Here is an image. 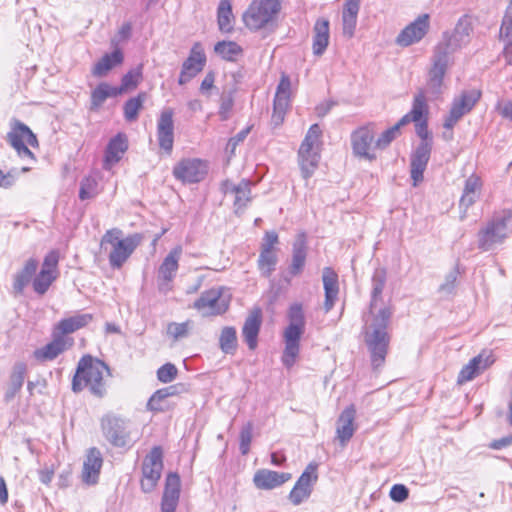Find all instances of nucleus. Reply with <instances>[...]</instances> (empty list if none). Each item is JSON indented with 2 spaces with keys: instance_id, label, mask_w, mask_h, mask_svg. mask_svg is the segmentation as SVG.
<instances>
[{
  "instance_id": "1",
  "label": "nucleus",
  "mask_w": 512,
  "mask_h": 512,
  "mask_svg": "<svg viewBox=\"0 0 512 512\" xmlns=\"http://www.w3.org/2000/svg\"><path fill=\"white\" fill-rule=\"evenodd\" d=\"M386 279L387 273L384 268H377L374 271L369 311L363 315L364 342L370 353L371 365L374 370L384 365L390 344L388 327L393 309L391 305L383 301L382 294Z\"/></svg>"
},
{
  "instance_id": "2",
  "label": "nucleus",
  "mask_w": 512,
  "mask_h": 512,
  "mask_svg": "<svg viewBox=\"0 0 512 512\" xmlns=\"http://www.w3.org/2000/svg\"><path fill=\"white\" fill-rule=\"evenodd\" d=\"M105 375H109V368L104 362L90 355L83 356L72 380V390L80 392L88 388L93 395L103 397L106 393Z\"/></svg>"
},
{
  "instance_id": "3",
  "label": "nucleus",
  "mask_w": 512,
  "mask_h": 512,
  "mask_svg": "<svg viewBox=\"0 0 512 512\" xmlns=\"http://www.w3.org/2000/svg\"><path fill=\"white\" fill-rule=\"evenodd\" d=\"M143 237L131 234L124 237L122 230L113 228L107 230L100 242L101 250L107 254L109 264L114 269H120L142 242Z\"/></svg>"
},
{
  "instance_id": "4",
  "label": "nucleus",
  "mask_w": 512,
  "mask_h": 512,
  "mask_svg": "<svg viewBox=\"0 0 512 512\" xmlns=\"http://www.w3.org/2000/svg\"><path fill=\"white\" fill-rule=\"evenodd\" d=\"M289 325L284 331L285 349L282 362L287 368H291L300 351V339L304 333L305 318L302 305L294 303L288 312Z\"/></svg>"
},
{
  "instance_id": "5",
  "label": "nucleus",
  "mask_w": 512,
  "mask_h": 512,
  "mask_svg": "<svg viewBox=\"0 0 512 512\" xmlns=\"http://www.w3.org/2000/svg\"><path fill=\"white\" fill-rule=\"evenodd\" d=\"M321 129L318 124H313L306 136L303 140L298 156H299V165L301 168L302 177L307 180L309 179L314 171L316 170L320 154H319V146H320V137H321Z\"/></svg>"
},
{
  "instance_id": "6",
  "label": "nucleus",
  "mask_w": 512,
  "mask_h": 512,
  "mask_svg": "<svg viewBox=\"0 0 512 512\" xmlns=\"http://www.w3.org/2000/svg\"><path fill=\"white\" fill-rule=\"evenodd\" d=\"M8 143L15 149L18 156L22 159L35 161L33 152L28 148L38 146V140L35 134L24 123L14 120L11 123V130L7 134Z\"/></svg>"
},
{
  "instance_id": "7",
  "label": "nucleus",
  "mask_w": 512,
  "mask_h": 512,
  "mask_svg": "<svg viewBox=\"0 0 512 512\" xmlns=\"http://www.w3.org/2000/svg\"><path fill=\"white\" fill-rule=\"evenodd\" d=\"M510 212L495 217L487 223L478 233V246L484 251L491 250L495 245L501 244L508 234V222L511 220Z\"/></svg>"
},
{
  "instance_id": "8",
  "label": "nucleus",
  "mask_w": 512,
  "mask_h": 512,
  "mask_svg": "<svg viewBox=\"0 0 512 512\" xmlns=\"http://www.w3.org/2000/svg\"><path fill=\"white\" fill-rule=\"evenodd\" d=\"M431 63L426 88L423 91L425 95L428 94L430 98L436 99L442 93L444 75L452 63V58L445 56L441 48H435Z\"/></svg>"
},
{
  "instance_id": "9",
  "label": "nucleus",
  "mask_w": 512,
  "mask_h": 512,
  "mask_svg": "<svg viewBox=\"0 0 512 512\" xmlns=\"http://www.w3.org/2000/svg\"><path fill=\"white\" fill-rule=\"evenodd\" d=\"M280 10V2H252L243 15L245 25L251 30L266 26Z\"/></svg>"
},
{
  "instance_id": "10",
  "label": "nucleus",
  "mask_w": 512,
  "mask_h": 512,
  "mask_svg": "<svg viewBox=\"0 0 512 512\" xmlns=\"http://www.w3.org/2000/svg\"><path fill=\"white\" fill-rule=\"evenodd\" d=\"M224 287L211 288L201 294L193 307L203 316L220 315L227 311L229 299L223 295Z\"/></svg>"
},
{
  "instance_id": "11",
  "label": "nucleus",
  "mask_w": 512,
  "mask_h": 512,
  "mask_svg": "<svg viewBox=\"0 0 512 512\" xmlns=\"http://www.w3.org/2000/svg\"><path fill=\"white\" fill-rule=\"evenodd\" d=\"M162 469V450L160 447H154L142 464L141 489L144 493L153 491L161 477Z\"/></svg>"
},
{
  "instance_id": "12",
  "label": "nucleus",
  "mask_w": 512,
  "mask_h": 512,
  "mask_svg": "<svg viewBox=\"0 0 512 512\" xmlns=\"http://www.w3.org/2000/svg\"><path fill=\"white\" fill-rule=\"evenodd\" d=\"M208 173V165L198 158H186L179 161L173 168L174 177L184 184L202 181Z\"/></svg>"
},
{
  "instance_id": "13",
  "label": "nucleus",
  "mask_w": 512,
  "mask_h": 512,
  "mask_svg": "<svg viewBox=\"0 0 512 512\" xmlns=\"http://www.w3.org/2000/svg\"><path fill=\"white\" fill-rule=\"evenodd\" d=\"M480 97L481 92L476 89L463 91L458 97H455L444 121V128L453 129L456 123L473 109Z\"/></svg>"
},
{
  "instance_id": "14",
  "label": "nucleus",
  "mask_w": 512,
  "mask_h": 512,
  "mask_svg": "<svg viewBox=\"0 0 512 512\" xmlns=\"http://www.w3.org/2000/svg\"><path fill=\"white\" fill-rule=\"evenodd\" d=\"M101 428L105 438L116 447H124L129 442L127 422L113 414H107L101 419Z\"/></svg>"
},
{
  "instance_id": "15",
  "label": "nucleus",
  "mask_w": 512,
  "mask_h": 512,
  "mask_svg": "<svg viewBox=\"0 0 512 512\" xmlns=\"http://www.w3.org/2000/svg\"><path fill=\"white\" fill-rule=\"evenodd\" d=\"M181 255V246H176L169 252L161 263L157 275L158 289L161 293L166 294L172 289L171 282L175 278L179 268Z\"/></svg>"
},
{
  "instance_id": "16",
  "label": "nucleus",
  "mask_w": 512,
  "mask_h": 512,
  "mask_svg": "<svg viewBox=\"0 0 512 512\" xmlns=\"http://www.w3.org/2000/svg\"><path fill=\"white\" fill-rule=\"evenodd\" d=\"M470 30L468 19L466 17L461 18L452 34L444 33L442 41L435 48H441L445 56L452 58V54L457 49L468 43Z\"/></svg>"
},
{
  "instance_id": "17",
  "label": "nucleus",
  "mask_w": 512,
  "mask_h": 512,
  "mask_svg": "<svg viewBox=\"0 0 512 512\" xmlns=\"http://www.w3.org/2000/svg\"><path fill=\"white\" fill-rule=\"evenodd\" d=\"M317 468L318 465L316 463H310L298 478L289 493V500L293 505H300L310 497L313 485L318 479Z\"/></svg>"
},
{
  "instance_id": "18",
  "label": "nucleus",
  "mask_w": 512,
  "mask_h": 512,
  "mask_svg": "<svg viewBox=\"0 0 512 512\" xmlns=\"http://www.w3.org/2000/svg\"><path fill=\"white\" fill-rule=\"evenodd\" d=\"M429 29V14H421L398 34L396 43L402 47H408L418 43L425 37Z\"/></svg>"
},
{
  "instance_id": "19",
  "label": "nucleus",
  "mask_w": 512,
  "mask_h": 512,
  "mask_svg": "<svg viewBox=\"0 0 512 512\" xmlns=\"http://www.w3.org/2000/svg\"><path fill=\"white\" fill-rule=\"evenodd\" d=\"M374 137L375 130L372 124L362 126L355 130L351 135L354 154L370 161L375 159V154L371 152L372 149L375 148Z\"/></svg>"
},
{
  "instance_id": "20",
  "label": "nucleus",
  "mask_w": 512,
  "mask_h": 512,
  "mask_svg": "<svg viewBox=\"0 0 512 512\" xmlns=\"http://www.w3.org/2000/svg\"><path fill=\"white\" fill-rule=\"evenodd\" d=\"M290 97V79L287 75H282L281 80L277 86L273 105L272 122L275 125H280L283 122L284 116L290 107Z\"/></svg>"
},
{
  "instance_id": "21",
  "label": "nucleus",
  "mask_w": 512,
  "mask_h": 512,
  "mask_svg": "<svg viewBox=\"0 0 512 512\" xmlns=\"http://www.w3.org/2000/svg\"><path fill=\"white\" fill-rule=\"evenodd\" d=\"M157 139L159 146L168 155L171 154L174 144L173 110L163 109L157 122Z\"/></svg>"
},
{
  "instance_id": "22",
  "label": "nucleus",
  "mask_w": 512,
  "mask_h": 512,
  "mask_svg": "<svg viewBox=\"0 0 512 512\" xmlns=\"http://www.w3.org/2000/svg\"><path fill=\"white\" fill-rule=\"evenodd\" d=\"M74 344L73 338H61L52 331V341L45 346L36 349L34 358L41 362L52 361L60 354L71 348Z\"/></svg>"
},
{
  "instance_id": "23",
  "label": "nucleus",
  "mask_w": 512,
  "mask_h": 512,
  "mask_svg": "<svg viewBox=\"0 0 512 512\" xmlns=\"http://www.w3.org/2000/svg\"><path fill=\"white\" fill-rule=\"evenodd\" d=\"M432 150V144L421 142L411 155L410 173L413 186H417L423 180V173L427 167Z\"/></svg>"
},
{
  "instance_id": "24",
  "label": "nucleus",
  "mask_w": 512,
  "mask_h": 512,
  "mask_svg": "<svg viewBox=\"0 0 512 512\" xmlns=\"http://www.w3.org/2000/svg\"><path fill=\"white\" fill-rule=\"evenodd\" d=\"M102 465L103 458L100 450L95 447L90 448L83 463L82 481L87 485H95L98 482Z\"/></svg>"
},
{
  "instance_id": "25",
  "label": "nucleus",
  "mask_w": 512,
  "mask_h": 512,
  "mask_svg": "<svg viewBox=\"0 0 512 512\" xmlns=\"http://www.w3.org/2000/svg\"><path fill=\"white\" fill-rule=\"evenodd\" d=\"M291 477L290 473L260 469L254 474L253 482L258 489L271 490L283 485Z\"/></svg>"
},
{
  "instance_id": "26",
  "label": "nucleus",
  "mask_w": 512,
  "mask_h": 512,
  "mask_svg": "<svg viewBox=\"0 0 512 512\" xmlns=\"http://www.w3.org/2000/svg\"><path fill=\"white\" fill-rule=\"evenodd\" d=\"M494 362V358L490 353H481L478 356L474 357L469 361L467 365H465L459 375L457 382L459 384H463L467 381L472 380L476 375H478L481 371L489 367Z\"/></svg>"
},
{
  "instance_id": "27",
  "label": "nucleus",
  "mask_w": 512,
  "mask_h": 512,
  "mask_svg": "<svg viewBox=\"0 0 512 512\" xmlns=\"http://www.w3.org/2000/svg\"><path fill=\"white\" fill-rule=\"evenodd\" d=\"M261 323L262 314L260 309L252 310L244 322L242 336L250 350H254L257 347Z\"/></svg>"
},
{
  "instance_id": "28",
  "label": "nucleus",
  "mask_w": 512,
  "mask_h": 512,
  "mask_svg": "<svg viewBox=\"0 0 512 512\" xmlns=\"http://www.w3.org/2000/svg\"><path fill=\"white\" fill-rule=\"evenodd\" d=\"M355 416L356 410L354 406H349L342 411L337 420L336 434L342 445H345L355 432Z\"/></svg>"
},
{
  "instance_id": "29",
  "label": "nucleus",
  "mask_w": 512,
  "mask_h": 512,
  "mask_svg": "<svg viewBox=\"0 0 512 512\" xmlns=\"http://www.w3.org/2000/svg\"><path fill=\"white\" fill-rule=\"evenodd\" d=\"M92 320L91 314H76L60 320L53 328V332L61 338H70L68 335L85 327Z\"/></svg>"
},
{
  "instance_id": "30",
  "label": "nucleus",
  "mask_w": 512,
  "mask_h": 512,
  "mask_svg": "<svg viewBox=\"0 0 512 512\" xmlns=\"http://www.w3.org/2000/svg\"><path fill=\"white\" fill-rule=\"evenodd\" d=\"M127 148L128 141L124 134L119 133L112 138L106 149L103 168L106 170L111 169L113 165L120 161Z\"/></svg>"
},
{
  "instance_id": "31",
  "label": "nucleus",
  "mask_w": 512,
  "mask_h": 512,
  "mask_svg": "<svg viewBox=\"0 0 512 512\" xmlns=\"http://www.w3.org/2000/svg\"><path fill=\"white\" fill-rule=\"evenodd\" d=\"M292 252V262L289 267V273L292 276H296L302 272L306 262L307 244L305 233L297 234L293 243Z\"/></svg>"
},
{
  "instance_id": "32",
  "label": "nucleus",
  "mask_w": 512,
  "mask_h": 512,
  "mask_svg": "<svg viewBox=\"0 0 512 512\" xmlns=\"http://www.w3.org/2000/svg\"><path fill=\"white\" fill-rule=\"evenodd\" d=\"M322 280L325 290L324 308L325 311L328 312L332 309L337 300L339 292L338 275L332 268L326 267L323 269Z\"/></svg>"
},
{
  "instance_id": "33",
  "label": "nucleus",
  "mask_w": 512,
  "mask_h": 512,
  "mask_svg": "<svg viewBox=\"0 0 512 512\" xmlns=\"http://www.w3.org/2000/svg\"><path fill=\"white\" fill-rule=\"evenodd\" d=\"M313 54L322 56L329 45L330 32L329 21L327 19H318L313 28Z\"/></svg>"
},
{
  "instance_id": "34",
  "label": "nucleus",
  "mask_w": 512,
  "mask_h": 512,
  "mask_svg": "<svg viewBox=\"0 0 512 512\" xmlns=\"http://www.w3.org/2000/svg\"><path fill=\"white\" fill-rule=\"evenodd\" d=\"M27 367L24 363L19 362L16 363L9 376V381L7 384V388L4 394V401L9 403L11 402L17 393L21 390L25 376H26Z\"/></svg>"
},
{
  "instance_id": "35",
  "label": "nucleus",
  "mask_w": 512,
  "mask_h": 512,
  "mask_svg": "<svg viewBox=\"0 0 512 512\" xmlns=\"http://www.w3.org/2000/svg\"><path fill=\"white\" fill-rule=\"evenodd\" d=\"M481 187V178L476 174L470 175L465 181L463 194L459 203L460 207L467 210L472 204H474L479 197Z\"/></svg>"
},
{
  "instance_id": "36",
  "label": "nucleus",
  "mask_w": 512,
  "mask_h": 512,
  "mask_svg": "<svg viewBox=\"0 0 512 512\" xmlns=\"http://www.w3.org/2000/svg\"><path fill=\"white\" fill-rule=\"evenodd\" d=\"M426 101L425 92L419 91V93L414 98L410 113L404 115L400 119V124L406 125L409 122H419L420 120H424V116L428 114V106Z\"/></svg>"
},
{
  "instance_id": "37",
  "label": "nucleus",
  "mask_w": 512,
  "mask_h": 512,
  "mask_svg": "<svg viewBox=\"0 0 512 512\" xmlns=\"http://www.w3.org/2000/svg\"><path fill=\"white\" fill-rule=\"evenodd\" d=\"M205 64L206 55L202 44L196 42L191 48L189 57L183 62L182 67L194 75H197L203 70Z\"/></svg>"
},
{
  "instance_id": "38",
  "label": "nucleus",
  "mask_w": 512,
  "mask_h": 512,
  "mask_svg": "<svg viewBox=\"0 0 512 512\" xmlns=\"http://www.w3.org/2000/svg\"><path fill=\"white\" fill-rule=\"evenodd\" d=\"M359 9V2H346L343 7V34L347 38H352L354 36Z\"/></svg>"
},
{
  "instance_id": "39",
  "label": "nucleus",
  "mask_w": 512,
  "mask_h": 512,
  "mask_svg": "<svg viewBox=\"0 0 512 512\" xmlns=\"http://www.w3.org/2000/svg\"><path fill=\"white\" fill-rule=\"evenodd\" d=\"M500 37L503 40L504 46V55L508 60V63L511 64L512 57V2L508 5L506 9L505 16L503 18V22L500 29Z\"/></svg>"
},
{
  "instance_id": "40",
  "label": "nucleus",
  "mask_w": 512,
  "mask_h": 512,
  "mask_svg": "<svg viewBox=\"0 0 512 512\" xmlns=\"http://www.w3.org/2000/svg\"><path fill=\"white\" fill-rule=\"evenodd\" d=\"M123 62V54L119 49H115L111 54H105L93 67V75L97 77L105 76L113 67Z\"/></svg>"
},
{
  "instance_id": "41",
  "label": "nucleus",
  "mask_w": 512,
  "mask_h": 512,
  "mask_svg": "<svg viewBox=\"0 0 512 512\" xmlns=\"http://www.w3.org/2000/svg\"><path fill=\"white\" fill-rule=\"evenodd\" d=\"M37 267V260L31 258L25 263L23 269L15 275L13 288L17 293L23 292L24 288L35 274Z\"/></svg>"
},
{
  "instance_id": "42",
  "label": "nucleus",
  "mask_w": 512,
  "mask_h": 512,
  "mask_svg": "<svg viewBox=\"0 0 512 512\" xmlns=\"http://www.w3.org/2000/svg\"><path fill=\"white\" fill-rule=\"evenodd\" d=\"M116 87L110 86L108 83H100L91 93V110H98L109 97L118 96Z\"/></svg>"
},
{
  "instance_id": "43",
  "label": "nucleus",
  "mask_w": 512,
  "mask_h": 512,
  "mask_svg": "<svg viewBox=\"0 0 512 512\" xmlns=\"http://www.w3.org/2000/svg\"><path fill=\"white\" fill-rule=\"evenodd\" d=\"M217 23L222 33H230L234 28L235 17L230 2H220L218 7Z\"/></svg>"
},
{
  "instance_id": "44",
  "label": "nucleus",
  "mask_w": 512,
  "mask_h": 512,
  "mask_svg": "<svg viewBox=\"0 0 512 512\" xmlns=\"http://www.w3.org/2000/svg\"><path fill=\"white\" fill-rule=\"evenodd\" d=\"M214 52L226 61H236L243 49L234 41H219L214 46Z\"/></svg>"
},
{
  "instance_id": "45",
  "label": "nucleus",
  "mask_w": 512,
  "mask_h": 512,
  "mask_svg": "<svg viewBox=\"0 0 512 512\" xmlns=\"http://www.w3.org/2000/svg\"><path fill=\"white\" fill-rule=\"evenodd\" d=\"M232 194L234 195L235 211L238 213L244 209L251 200L250 182L242 180L237 187H232Z\"/></svg>"
},
{
  "instance_id": "46",
  "label": "nucleus",
  "mask_w": 512,
  "mask_h": 512,
  "mask_svg": "<svg viewBox=\"0 0 512 512\" xmlns=\"http://www.w3.org/2000/svg\"><path fill=\"white\" fill-rule=\"evenodd\" d=\"M147 95L145 92L139 93L136 97L130 98L124 104V118L128 122L136 121L139 111L143 108Z\"/></svg>"
},
{
  "instance_id": "47",
  "label": "nucleus",
  "mask_w": 512,
  "mask_h": 512,
  "mask_svg": "<svg viewBox=\"0 0 512 512\" xmlns=\"http://www.w3.org/2000/svg\"><path fill=\"white\" fill-rule=\"evenodd\" d=\"M220 349L226 354H233L237 348L236 329L231 326L224 327L219 338Z\"/></svg>"
},
{
  "instance_id": "48",
  "label": "nucleus",
  "mask_w": 512,
  "mask_h": 512,
  "mask_svg": "<svg viewBox=\"0 0 512 512\" xmlns=\"http://www.w3.org/2000/svg\"><path fill=\"white\" fill-rule=\"evenodd\" d=\"M142 79V65L130 70L122 78L121 85L116 87L118 94L135 89Z\"/></svg>"
},
{
  "instance_id": "49",
  "label": "nucleus",
  "mask_w": 512,
  "mask_h": 512,
  "mask_svg": "<svg viewBox=\"0 0 512 512\" xmlns=\"http://www.w3.org/2000/svg\"><path fill=\"white\" fill-rule=\"evenodd\" d=\"M277 261L278 258L275 251L261 250L258 259V267L261 275L264 277H269L275 270Z\"/></svg>"
},
{
  "instance_id": "50",
  "label": "nucleus",
  "mask_w": 512,
  "mask_h": 512,
  "mask_svg": "<svg viewBox=\"0 0 512 512\" xmlns=\"http://www.w3.org/2000/svg\"><path fill=\"white\" fill-rule=\"evenodd\" d=\"M172 407L161 389L154 392L147 403V408L153 412H166L172 409Z\"/></svg>"
},
{
  "instance_id": "51",
  "label": "nucleus",
  "mask_w": 512,
  "mask_h": 512,
  "mask_svg": "<svg viewBox=\"0 0 512 512\" xmlns=\"http://www.w3.org/2000/svg\"><path fill=\"white\" fill-rule=\"evenodd\" d=\"M402 126L404 125L400 124L399 120L395 125L385 130L375 141L374 147L381 150L388 147L390 143L400 135Z\"/></svg>"
},
{
  "instance_id": "52",
  "label": "nucleus",
  "mask_w": 512,
  "mask_h": 512,
  "mask_svg": "<svg viewBox=\"0 0 512 512\" xmlns=\"http://www.w3.org/2000/svg\"><path fill=\"white\" fill-rule=\"evenodd\" d=\"M57 278V274L41 270L40 273L33 280L34 291L40 295L46 293L50 285Z\"/></svg>"
},
{
  "instance_id": "53",
  "label": "nucleus",
  "mask_w": 512,
  "mask_h": 512,
  "mask_svg": "<svg viewBox=\"0 0 512 512\" xmlns=\"http://www.w3.org/2000/svg\"><path fill=\"white\" fill-rule=\"evenodd\" d=\"M191 326L189 320L183 323L171 322L167 325V335L177 341L188 336Z\"/></svg>"
},
{
  "instance_id": "54",
  "label": "nucleus",
  "mask_w": 512,
  "mask_h": 512,
  "mask_svg": "<svg viewBox=\"0 0 512 512\" xmlns=\"http://www.w3.org/2000/svg\"><path fill=\"white\" fill-rule=\"evenodd\" d=\"M180 495V478L175 473L168 474L165 482V489L163 496L173 498L179 501Z\"/></svg>"
},
{
  "instance_id": "55",
  "label": "nucleus",
  "mask_w": 512,
  "mask_h": 512,
  "mask_svg": "<svg viewBox=\"0 0 512 512\" xmlns=\"http://www.w3.org/2000/svg\"><path fill=\"white\" fill-rule=\"evenodd\" d=\"M97 186L98 183L96 179L92 177H86L81 181L79 198L81 200H86L93 198L97 194Z\"/></svg>"
},
{
  "instance_id": "56",
  "label": "nucleus",
  "mask_w": 512,
  "mask_h": 512,
  "mask_svg": "<svg viewBox=\"0 0 512 512\" xmlns=\"http://www.w3.org/2000/svg\"><path fill=\"white\" fill-rule=\"evenodd\" d=\"M253 425L248 422L243 426L240 432V445L239 449L242 455H246L250 450V444L252 441Z\"/></svg>"
},
{
  "instance_id": "57",
  "label": "nucleus",
  "mask_w": 512,
  "mask_h": 512,
  "mask_svg": "<svg viewBox=\"0 0 512 512\" xmlns=\"http://www.w3.org/2000/svg\"><path fill=\"white\" fill-rule=\"evenodd\" d=\"M178 374L177 367L172 363H166L157 370V378L162 383L172 382Z\"/></svg>"
},
{
  "instance_id": "58",
  "label": "nucleus",
  "mask_w": 512,
  "mask_h": 512,
  "mask_svg": "<svg viewBox=\"0 0 512 512\" xmlns=\"http://www.w3.org/2000/svg\"><path fill=\"white\" fill-rule=\"evenodd\" d=\"M59 261V253L55 250L49 252L46 257L44 258L42 269L46 270L47 272L57 274V265Z\"/></svg>"
},
{
  "instance_id": "59",
  "label": "nucleus",
  "mask_w": 512,
  "mask_h": 512,
  "mask_svg": "<svg viewBox=\"0 0 512 512\" xmlns=\"http://www.w3.org/2000/svg\"><path fill=\"white\" fill-rule=\"evenodd\" d=\"M390 498L395 502H403L409 496L408 488L403 484H395L390 490Z\"/></svg>"
},
{
  "instance_id": "60",
  "label": "nucleus",
  "mask_w": 512,
  "mask_h": 512,
  "mask_svg": "<svg viewBox=\"0 0 512 512\" xmlns=\"http://www.w3.org/2000/svg\"><path fill=\"white\" fill-rule=\"evenodd\" d=\"M495 109L502 118L512 121V101L499 100L495 106Z\"/></svg>"
},
{
  "instance_id": "61",
  "label": "nucleus",
  "mask_w": 512,
  "mask_h": 512,
  "mask_svg": "<svg viewBox=\"0 0 512 512\" xmlns=\"http://www.w3.org/2000/svg\"><path fill=\"white\" fill-rule=\"evenodd\" d=\"M131 31H132V25L131 23L127 22V23H124L118 33L115 35V37L112 39V44L114 46H117L120 42H123L127 39H129V37L131 36Z\"/></svg>"
},
{
  "instance_id": "62",
  "label": "nucleus",
  "mask_w": 512,
  "mask_h": 512,
  "mask_svg": "<svg viewBox=\"0 0 512 512\" xmlns=\"http://www.w3.org/2000/svg\"><path fill=\"white\" fill-rule=\"evenodd\" d=\"M16 170L12 169L8 172H4L0 169V187L8 189L15 184L16 181Z\"/></svg>"
},
{
  "instance_id": "63",
  "label": "nucleus",
  "mask_w": 512,
  "mask_h": 512,
  "mask_svg": "<svg viewBox=\"0 0 512 512\" xmlns=\"http://www.w3.org/2000/svg\"><path fill=\"white\" fill-rule=\"evenodd\" d=\"M278 243V235L274 231H268L265 233L263 242L261 244V250L274 251V246Z\"/></svg>"
},
{
  "instance_id": "64",
  "label": "nucleus",
  "mask_w": 512,
  "mask_h": 512,
  "mask_svg": "<svg viewBox=\"0 0 512 512\" xmlns=\"http://www.w3.org/2000/svg\"><path fill=\"white\" fill-rule=\"evenodd\" d=\"M416 133L421 138V142H427L432 144V139L430 137L427 120H420L419 122H415Z\"/></svg>"
}]
</instances>
